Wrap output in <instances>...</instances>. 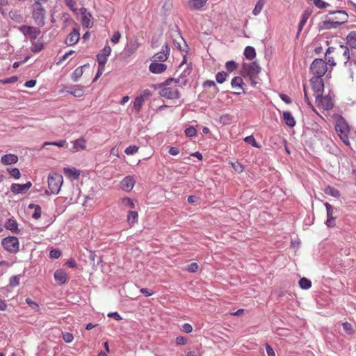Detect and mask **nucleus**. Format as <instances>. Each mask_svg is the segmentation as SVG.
<instances>
[{"mask_svg":"<svg viewBox=\"0 0 356 356\" xmlns=\"http://www.w3.org/2000/svg\"><path fill=\"white\" fill-rule=\"evenodd\" d=\"M9 174L15 179H18L21 177L20 171L17 168H8L7 169Z\"/></svg>","mask_w":356,"mask_h":356,"instance_id":"40","label":"nucleus"},{"mask_svg":"<svg viewBox=\"0 0 356 356\" xmlns=\"http://www.w3.org/2000/svg\"><path fill=\"white\" fill-rule=\"evenodd\" d=\"M18 80V77L17 76H13L9 78H6L4 79L1 80V82L3 84H9V83H14L17 82Z\"/></svg>","mask_w":356,"mask_h":356,"instance_id":"57","label":"nucleus"},{"mask_svg":"<svg viewBox=\"0 0 356 356\" xmlns=\"http://www.w3.org/2000/svg\"><path fill=\"white\" fill-rule=\"evenodd\" d=\"M48 188L44 193L47 195L58 194L63 182V176L58 173L52 172L48 176Z\"/></svg>","mask_w":356,"mask_h":356,"instance_id":"1","label":"nucleus"},{"mask_svg":"<svg viewBox=\"0 0 356 356\" xmlns=\"http://www.w3.org/2000/svg\"><path fill=\"white\" fill-rule=\"evenodd\" d=\"M167 69V65L164 63H157L153 61L149 66V70L154 74H160L165 72Z\"/></svg>","mask_w":356,"mask_h":356,"instance_id":"16","label":"nucleus"},{"mask_svg":"<svg viewBox=\"0 0 356 356\" xmlns=\"http://www.w3.org/2000/svg\"><path fill=\"white\" fill-rule=\"evenodd\" d=\"M232 120V117L229 114H225L220 117V122L224 125L231 124Z\"/></svg>","mask_w":356,"mask_h":356,"instance_id":"43","label":"nucleus"},{"mask_svg":"<svg viewBox=\"0 0 356 356\" xmlns=\"http://www.w3.org/2000/svg\"><path fill=\"white\" fill-rule=\"evenodd\" d=\"M1 161L6 165L15 164L18 161V157L13 154H7L1 157Z\"/></svg>","mask_w":356,"mask_h":356,"instance_id":"21","label":"nucleus"},{"mask_svg":"<svg viewBox=\"0 0 356 356\" xmlns=\"http://www.w3.org/2000/svg\"><path fill=\"white\" fill-rule=\"evenodd\" d=\"M67 92L76 97H81L83 95V90L81 88H77L72 90H67Z\"/></svg>","mask_w":356,"mask_h":356,"instance_id":"47","label":"nucleus"},{"mask_svg":"<svg viewBox=\"0 0 356 356\" xmlns=\"http://www.w3.org/2000/svg\"><path fill=\"white\" fill-rule=\"evenodd\" d=\"M228 76H229L228 72H226L224 71L218 72L216 74V80L218 83L221 84V83H223L226 81V79Z\"/></svg>","mask_w":356,"mask_h":356,"instance_id":"30","label":"nucleus"},{"mask_svg":"<svg viewBox=\"0 0 356 356\" xmlns=\"http://www.w3.org/2000/svg\"><path fill=\"white\" fill-rule=\"evenodd\" d=\"M198 268V264L195 262H193L188 265L186 270L190 273H195L197 271Z\"/></svg>","mask_w":356,"mask_h":356,"instance_id":"61","label":"nucleus"},{"mask_svg":"<svg viewBox=\"0 0 356 356\" xmlns=\"http://www.w3.org/2000/svg\"><path fill=\"white\" fill-rule=\"evenodd\" d=\"M1 245L5 250L11 253H16L19 251V241L15 236H7L2 239Z\"/></svg>","mask_w":356,"mask_h":356,"instance_id":"5","label":"nucleus"},{"mask_svg":"<svg viewBox=\"0 0 356 356\" xmlns=\"http://www.w3.org/2000/svg\"><path fill=\"white\" fill-rule=\"evenodd\" d=\"M135 185V180L131 176L125 177L121 181V188L125 191H131Z\"/></svg>","mask_w":356,"mask_h":356,"instance_id":"17","label":"nucleus"},{"mask_svg":"<svg viewBox=\"0 0 356 356\" xmlns=\"http://www.w3.org/2000/svg\"><path fill=\"white\" fill-rule=\"evenodd\" d=\"M64 172L66 175L72 177L73 179H77L80 175L79 170H78L75 168H65Z\"/></svg>","mask_w":356,"mask_h":356,"instance_id":"29","label":"nucleus"},{"mask_svg":"<svg viewBox=\"0 0 356 356\" xmlns=\"http://www.w3.org/2000/svg\"><path fill=\"white\" fill-rule=\"evenodd\" d=\"M315 6L318 8H325L330 6L328 3L323 1V0H312Z\"/></svg>","mask_w":356,"mask_h":356,"instance_id":"53","label":"nucleus"},{"mask_svg":"<svg viewBox=\"0 0 356 356\" xmlns=\"http://www.w3.org/2000/svg\"><path fill=\"white\" fill-rule=\"evenodd\" d=\"M316 103L318 107H321L322 108L330 111L333 108V104L331 101V99L327 96H323L321 95L319 97H316Z\"/></svg>","mask_w":356,"mask_h":356,"instance_id":"13","label":"nucleus"},{"mask_svg":"<svg viewBox=\"0 0 356 356\" xmlns=\"http://www.w3.org/2000/svg\"><path fill=\"white\" fill-rule=\"evenodd\" d=\"M243 84V80L241 76H234L231 81V86L232 88H242Z\"/></svg>","mask_w":356,"mask_h":356,"instance_id":"36","label":"nucleus"},{"mask_svg":"<svg viewBox=\"0 0 356 356\" xmlns=\"http://www.w3.org/2000/svg\"><path fill=\"white\" fill-rule=\"evenodd\" d=\"M341 19V22L325 20L318 24L319 31L336 29L341 24L346 22V17L342 18Z\"/></svg>","mask_w":356,"mask_h":356,"instance_id":"11","label":"nucleus"},{"mask_svg":"<svg viewBox=\"0 0 356 356\" xmlns=\"http://www.w3.org/2000/svg\"><path fill=\"white\" fill-rule=\"evenodd\" d=\"M138 150V147L136 145H129V147H127L125 150H124V152L127 155H132L135 153H136Z\"/></svg>","mask_w":356,"mask_h":356,"instance_id":"54","label":"nucleus"},{"mask_svg":"<svg viewBox=\"0 0 356 356\" xmlns=\"http://www.w3.org/2000/svg\"><path fill=\"white\" fill-rule=\"evenodd\" d=\"M225 68L228 72H232L237 68V64L234 60H229L226 62Z\"/></svg>","mask_w":356,"mask_h":356,"instance_id":"42","label":"nucleus"},{"mask_svg":"<svg viewBox=\"0 0 356 356\" xmlns=\"http://www.w3.org/2000/svg\"><path fill=\"white\" fill-rule=\"evenodd\" d=\"M339 47H340V49H341L343 50V56L345 57V58L346 60L345 61V65H347L348 63V61L351 58L350 55L349 49L346 45H343V44H340Z\"/></svg>","mask_w":356,"mask_h":356,"instance_id":"35","label":"nucleus"},{"mask_svg":"<svg viewBox=\"0 0 356 356\" xmlns=\"http://www.w3.org/2000/svg\"><path fill=\"white\" fill-rule=\"evenodd\" d=\"M65 3L67 5V7L70 8V9L74 12V13H76L77 12V8L75 7L76 3L75 2V1L74 0H65Z\"/></svg>","mask_w":356,"mask_h":356,"instance_id":"56","label":"nucleus"},{"mask_svg":"<svg viewBox=\"0 0 356 356\" xmlns=\"http://www.w3.org/2000/svg\"><path fill=\"white\" fill-rule=\"evenodd\" d=\"M63 339L66 343H70L74 339V336L72 333L65 332L63 333Z\"/></svg>","mask_w":356,"mask_h":356,"instance_id":"60","label":"nucleus"},{"mask_svg":"<svg viewBox=\"0 0 356 356\" xmlns=\"http://www.w3.org/2000/svg\"><path fill=\"white\" fill-rule=\"evenodd\" d=\"M138 214L136 211H130L127 215V220L129 223L134 224L138 220Z\"/></svg>","mask_w":356,"mask_h":356,"instance_id":"38","label":"nucleus"},{"mask_svg":"<svg viewBox=\"0 0 356 356\" xmlns=\"http://www.w3.org/2000/svg\"><path fill=\"white\" fill-rule=\"evenodd\" d=\"M140 45V44L138 42V39L136 37H134L133 38L130 39L129 42L127 44V50L130 54H133L137 51Z\"/></svg>","mask_w":356,"mask_h":356,"instance_id":"20","label":"nucleus"},{"mask_svg":"<svg viewBox=\"0 0 356 356\" xmlns=\"http://www.w3.org/2000/svg\"><path fill=\"white\" fill-rule=\"evenodd\" d=\"M184 133L187 137L191 138L196 136L197 131L194 127L191 126L185 129Z\"/></svg>","mask_w":356,"mask_h":356,"instance_id":"50","label":"nucleus"},{"mask_svg":"<svg viewBox=\"0 0 356 356\" xmlns=\"http://www.w3.org/2000/svg\"><path fill=\"white\" fill-rule=\"evenodd\" d=\"M172 82H175L176 83H179V79H175V78H169L166 79L163 83H160L158 85L159 87H161L163 86H169Z\"/></svg>","mask_w":356,"mask_h":356,"instance_id":"59","label":"nucleus"},{"mask_svg":"<svg viewBox=\"0 0 356 356\" xmlns=\"http://www.w3.org/2000/svg\"><path fill=\"white\" fill-rule=\"evenodd\" d=\"M122 203L127 207H129L130 208H135V204L134 201L129 197H124L121 200Z\"/></svg>","mask_w":356,"mask_h":356,"instance_id":"51","label":"nucleus"},{"mask_svg":"<svg viewBox=\"0 0 356 356\" xmlns=\"http://www.w3.org/2000/svg\"><path fill=\"white\" fill-rule=\"evenodd\" d=\"M44 45L42 42H40L39 40L38 42L33 41L31 42V50L33 53H38L44 49Z\"/></svg>","mask_w":356,"mask_h":356,"instance_id":"28","label":"nucleus"},{"mask_svg":"<svg viewBox=\"0 0 356 356\" xmlns=\"http://www.w3.org/2000/svg\"><path fill=\"white\" fill-rule=\"evenodd\" d=\"M186 356H202L200 347L196 346L186 351Z\"/></svg>","mask_w":356,"mask_h":356,"instance_id":"39","label":"nucleus"},{"mask_svg":"<svg viewBox=\"0 0 356 356\" xmlns=\"http://www.w3.org/2000/svg\"><path fill=\"white\" fill-rule=\"evenodd\" d=\"M54 280L56 283L61 286L66 283L67 277V274L63 269H58L54 272Z\"/></svg>","mask_w":356,"mask_h":356,"instance_id":"18","label":"nucleus"},{"mask_svg":"<svg viewBox=\"0 0 356 356\" xmlns=\"http://www.w3.org/2000/svg\"><path fill=\"white\" fill-rule=\"evenodd\" d=\"M207 1L208 0H190L188 6L192 10H200L206 4Z\"/></svg>","mask_w":356,"mask_h":356,"instance_id":"24","label":"nucleus"},{"mask_svg":"<svg viewBox=\"0 0 356 356\" xmlns=\"http://www.w3.org/2000/svg\"><path fill=\"white\" fill-rule=\"evenodd\" d=\"M9 284L11 286H17L19 284V275H14L10 277Z\"/></svg>","mask_w":356,"mask_h":356,"instance_id":"55","label":"nucleus"},{"mask_svg":"<svg viewBox=\"0 0 356 356\" xmlns=\"http://www.w3.org/2000/svg\"><path fill=\"white\" fill-rule=\"evenodd\" d=\"M161 88L159 94L168 99H178L180 97V92L177 87H168V86H163L159 87Z\"/></svg>","mask_w":356,"mask_h":356,"instance_id":"6","label":"nucleus"},{"mask_svg":"<svg viewBox=\"0 0 356 356\" xmlns=\"http://www.w3.org/2000/svg\"><path fill=\"white\" fill-rule=\"evenodd\" d=\"M231 165L234 170L238 173L242 172L244 170L243 165L238 161L232 162Z\"/></svg>","mask_w":356,"mask_h":356,"instance_id":"48","label":"nucleus"},{"mask_svg":"<svg viewBox=\"0 0 356 356\" xmlns=\"http://www.w3.org/2000/svg\"><path fill=\"white\" fill-rule=\"evenodd\" d=\"M312 13V10L310 9V8H307L303 12V13L302 14V16H301L300 22V23H301V25L302 24H305H305L307 22L309 17L311 16Z\"/></svg>","mask_w":356,"mask_h":356,"instance_id":"37","label":"nucleus"},{"mask_svg":"<svg viewBox=\"0 0 356 356\" xmlns=\"http://www.w3.org/2000/svg\"><path fill=\"white\" fill-rule=\"evenodd\" d=\"M170 49L169 44L167 42L165 43L162 47L161 51L153 56L154 61L164 62L167 60L170 54Z\"/></svg>","mask_w":356,"mask_h":356,"instance_id":"14","label":"nucleus"},{"mask_svg":"<svg viewBox=\"0 0 356 356\" xmlns=\"http://www.w3.org/2000/svg\"><path fill=\"white\" fill-rule=\"evenodd\" d=\"M66 144H67V142L65 140H60L58 141H54V142H45L44 143V146L51 145L58 146L59 147H63L65 146Z\"/></svg>","mask_w":356,"mask_h":356,"instance_id":"46","label":"nucleus"},{"mask_svg":"<svg viewBox=\"0 0 356 356\" xmlns=\"http://www.w3.org/2000/svg\"><path fill=\"white\" fill-rule=\"evenodd\" d=\"M41 213H42V210H41V207L40 205H38V207H36V208L34 209V212L32 214V217L34 218V219H38L40 216H41Z\"/></svg>","mask_w":356,"mask_h":356,"instance_id":"62","label":"nucleus"},{"mask_svg":"<svg viewBox=\"0 0 356 356\" xmlns=\"http://www.w3.org/2000/svg\"><path fill=\"white\" fill-rule=\"evenodd\" d=\"M144 103V100L143 99L142 97H137L134 102V108L136 111L138 112L140 111L143 104Z\"/></svg>","mask_w":356,"mask_h":356,"instance_id":"41","label":"nucleus"},{"mask_svg":"<svg viewBox=\"0 0 356 356\" xmlns=\"http://www.w3.org/2000/svg\"><path fill=\"white\" fill-rule=\"evenodd\" d=\"M244 56L248 60H252L256 56V51L253 47L247 46L244 50Z\"/></svg>","mask_w":356,"mask_h":356,"instance_id":"27","label":"nucleus"},{"mask_svg":"<svg viewBox=\"0 0 356 356\" xmlns=\"http://www.w3.org/2000/svg\"><path fill=\"white\" fill-rule=\"evenodd\" d=\"M81 15V23L84 28L90 29L93 26L92 15L87 8L82 7L79 9Z\"/></svg>","mask_w":356,"mask_h":356,"instance_id":"9","label":"nucleus"},{"mask_svg":"<svg viewBox=\"0 0 356 356\" xmlns=\"http://www.w3.org/2000/svg\"><path fill=\"white\" fill-rule=\"evenodd\" d=\"M265 347L268 356H275L273 348L268 343H266Z\"/></svg>","mask_w":356,"mask_h":356,"instance_id":"64","label":"nucleus"},{"mask_svg":"<svg viewBox=\"0 0 356 356\" xmlns=\"http://www.w3.org/2000/svg\"><path fill=\"white\" fill-rule=\"evenodd\" d=\"M325 192L326 194L330 195L334 197H339L340 196L339 191L335 188L334 187L330 186H328L325 188Z\"/></svg>","mask_w":356,"mask_h":356,"instance_id":"32","label":"nucleus"},{"mask_svg":"<svg viewBox=\"0 0 356 356\" xmlns=\"http://www.w3.org/2000/svg\"><path fill=\"white\" fill-rule=\"evenodd\" d=\"M79 38L80 33L79 29L74 28L67 35L65 42L67 46H73L79 42Z\"/></svg>","mask_w":356,"mask_h":356,"instance_id":"15","label":"nucleus"},{"mask_svg":"<svg viewBox=\"0 0 356 356\" xmlns=\"http://www.w3.org/2000/svg\"><path fill=\"white\" fill-rule=\"evenodd\" d=\"M312 90L316 97H319L324 92V82L323 78L312 76L310 79Z\"/></svg>","mask_w":356,"mask_h":356,"instance_id":"8","label":"nucleus"},{"mask_svg":"<svg viewBox=\"0 0 356 356\" xmlns=\"http://www.w3.org/2000/svg\"><path fill=\"white\" fill-rule=\"evenodd\" d=\"M25 302L34 311H35V312L39 311V308H40L39 305L37 302H35V301L32 300L31 298H26L25 300Z\"/></svg>","mask_w":356,"mask_h":356,"instance_id":"45","label":"nucleus"},{"mask_svg":"<svg viewBox=\"0 0 356 356\" xmlns=\"http://www.w3.org/2000/svg\"><path fill=\"white\" fill-rule=\"evenodd\" d=\"M5 227L6 229L11 231L13 233L18 234L19 232L18 229L17 222L12 218L8 219L5 223Z\"/></svg>","mask_w":356,"mask_h":356,"instance_id":"23","label":"nucleus"},{"mask_svg":"<svg viewBox=\"0 0 356 356\" xmlns=\"http://www.w3.org/2000/svg\"><path fill=\"white\" fill-rule=\"evenodd\" d=\"M61 255V252L59 249H52L49 252V257L52 259H58Z\"/></svg>","mask_w":356,"mask_h":356,"instance_id":"58","label":"nucleus"},{"mask_svg":"<svg viewBox=\"0 0 356 356\" xmlns=\"http://www.w3.org/2000/svg\"><path fill=\"white\" fill-rule=\"evenodd\" d=\"M89 64H85L83 66L79 67L74 70L73 73L72 74V79L74 81H77L79 78L83 75V68L85 67H88Z\"/></svg>","mask_w":356,"mask_h":356,"instance_id":"26","label":"nucleus"},{"mask_svg":"<svg viewBox=\"0 0 356 356\" xmlns=\"http://www.w3.org/2000/svg\"><path fill=\"white\" fill-rule=\"evenodd\" d=\"M346 41L352 49H356V31H350L346 36Z\"/></svg>","mask_w":356,"mask_h":356,"instance_id":"25","label":"nucleus"},{"mask_svg":"<svg viewBox=\"0 0 356 356\" xmlns=\"http://www.w3.org/2000/svg\"><path fill=\"white\" fill-rule=\"evenodd\" d=\"M43 3L34 2L31 6L32 17L39 26H43L45 24L46 10L42 6Z\"/></svg>","mask_w":356,"mask_h":356,"instance_id":"2","label":"nucleus"},{"mask_svg":"<svg viewBox=\"0 0 356 356\" xmlns=\"http://www.w3.org/2000/svg\"><path fill=\"white\" fill-rule=\"evenodd\" d=\"M324 205L327 211V220L325 224L328 227H334L335 226L334 220L337 218L336 216H334V211H337V209L333 207L328 202H325Z\"/></svg>","mask_w":356,"mask_h":356,"instance_id":"10","label":"nucleus"},{"mask_svg":"<svg viewBox=\"0 0 356 356\" xmlns=\"http://www.w3.org/2000/svg\"><path fill=\"white\" fill-rule=\"evenodd\" d=\"M19 30L26 37L29 38L31 42L35 41L41 33L39 28L31 26H21Z\"/></svg>","mask_w":356,"mask_h":356,"instance_id":"7","label":"nucleus"},{"mask_svg":"<svg viewBox=\"0 0 356 356\" xmlns=\"http://www.w3.org/2000/svg\"><path fill=\"white\" fill-rule=\"evenodd\" d=\"M74 148L76 150L86 149V140L83 138H79L74 141Z\"/></svg>","mask_w":356,"mask_h":356,"instance_id":"33","label":"nucleus"},{"mask_svg":"<svg viewBox=\"0 0 356 356\" xmlns=\"http://www.w3.org/2000/svg\"><path fill=\"white\" fill-rule=\"evenodd\" d=\"M244 140L250 144L252 146L254 147H259V145L258 143H257L254 137L253 136H248L247 137L245 138Z\"/></svg>","mask_w":356,"mask_h":356,"instance_id":"52","label":"nucleus"},{"mask_svg":"<svg viewBox=\"0 0 356 356\" xmlns=\"http://www.w3.org/2000/svg\"><path fill=\"white\" fill-rule=\"evenodd\" d=\"M261 67L257 61L250 64L243 63L242 65L241 74L243 76H248L250 79H254L259 74Z\"/></svg>","mask_w":356,"mask_h":356,"instance_id":"4","label":"nucleus"},{"mask_svg":"<svg viewBox=\"0 0 356 356\" xmlns=\"http://www.w3.org/2000/svg\"><path fill=\"white\" fill-rule=\"evenodd\" d=\"M97 60L98 62L99 67L104 68V66L107 62V57L104 55H102L101 54H98L97 55Z\"/></svg>","mask_w":356,"mask_h":356,"instance_id":"44","label":"nucleus"},{"mask_svg":"<svg viewBox=\"0 0 356 356\" xmlns=\"http://www.w3.org/2000/svg\"><path fill=\"white\" fill-rule=\"evenodd\" d=\"M120 38H121L120 33L119 31H116L113 33L112 38H111V40L114 44H117L119 42Z\"/></svg>","mask_w":356,"mask_h":356,"instance_id":"63","label":"nucleus"},{"mask_svg":"<svg viewBox=\"0 0 356 356\" xmlns=\"http://www.w3.org/2000/svg\"><path fill=\"white\" fill-rule=\"evenodd\" d=\"M283 120L285 124L291 128H293L296 126V121L291 113L289 111H284L283 112Z\"/></svg>","mask_w":356,"mask_h":356,"instance_id":"22","label":"nucleus"},{"mask_svg":"<svg viewBox=\"0 0 356 356\" xmlns=\"http://www.w3.org/2000/svg\"><path fill=\"white\" fill-rule=\"evenodd\" d=\"M343 330L347 334H352L353 333V328L352 325L348 322L343 323Z\"/></svg>","mask_w":356,"mask_h":356,"instance_id":"49","label":"nucleus"},{"mask_svg":"<svg viewBox=\"0 0 356 356\" xmlns=\"http://www.w3.org/2000/svg\"><path fill=\"white\" fill-rule=\"evenodd\" d=\"M327 70V63L322 58H315L310 65V72L313 76L323 78Z\"/></svg>","mask_w":356,"mask_h":356,"instance_id":"3","label":"nucleus"},{"mask_svg":"<svg viewBox=\"0 0 356 356\" xmlns=\"http://www.w3.org/2000/svg\"><path fill=\"white\" fill-rule=\"evenodd\" d=\"M299 286L301 289L307 290L311 288L312 286V282L306 278V277H302L299 280Z\"/></svg>","mask_w":356,"mask_h":356,"instance_id":"31","label":"nucleus"},{"mask_svg":"<svg viewBox=\"0 0 356 356\" xmlns=\"http://www.w3.org/2000/svg\"><path fill=\"white\" fill-rule=\"evenodd\" d=\"M31 186V181H27L24 184L13 183L11 184L10 191L14 194H26Z\"/></svg>","mask_w":356,"mask_h":356,"instance_id":"12","label":"nucleus"},{"mask_svg":"<svg viewBox=\"0 0 356 356\" xmlns=\"http://www.w3.org/2000/svg\"><path fill=\"white\" fill-rule=\"evenodd\" d=\"M335 129L337 133H339V135L348 134L349 131V126L346 123V122L344 120L343 118H341V120H339L337 122V124L335 126Z\"/></svg>","mask_w":356,"mask_h":356,"instance_id":"19","label":"nucleus"},{"mask_svg":"<svg viewBox=\"0 0 356 356\" xmlns=\"http://www.w3.org/2000/svg\"><path fill=\"white\" fill-rule=\"evenodd\" d=\"M264 3H265L264 0H258L257 1V2L252 10V14L254 16L258 15L261 13V10L264 8Z\"/></svg>","mask_w":356,"mask_h":356,"instance_id":"34","label":"nucleus"}]
</instances>
